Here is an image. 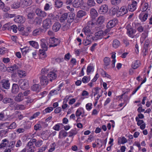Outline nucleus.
Here are the masks:
<instances>
[{"instance_id": "nucleus-1", "label": "nucleus", "mask_w": 152, "mask_h": 152, "mask_svg": "<svg viewBox=\"0 0 152 152\" xmlns=\"http://www.w3.org/2000/svg\"><path fill=\"white\" fill-rule=\"evenodd\" d=\"M49 71V69L47 67L42 69V76L39 77L40 83L42 85L45 86L48 84V79L46 74Z\"/></svg>"}, {"instance_id": "nucleus-2", "label": "nucleus", "mask_w": 152, "mask_h": 152, "mask_svg": "<svg viewBox=\"0 0 152 152\" xmlns=\"http://www.w3.org/2000/svg\"><path fill=\"white\" fill-rule=\"evenodd\" d=\"M125 28L126 30V34L130 37L132 38H134L135 37V34L136 31L133 28L130 23L127 24Z\"/></svg>"}, {"instance_id": "nucleus-3", "label": "nucleus", "mask_w": 152, "mask_h": 152, "mask_svg": "<svg viewBox=\"0 0 152 152\" xmlns=\"http://www.w3.org/2000/svg\"><path fill=\"white\" fill-rule=\"evenodd\" d=\"M95 24L92 21H90L88 22L87 25L83 28L84 31L86 35H88L90 33L92 28L94 27Z\"/></svg>"}, {"instance_id": "nucleus-4", "label": "nucleus", "mask_w": 152, "mask_h": 152, "mask_svg": "<svg viewBox=\"0 0 152 152\" xmlns=\"http://www.w3.org/2000/svg\"><path fill=\"white\" fill-rule=\"evenodd\" d=\"M18 83L20 88L23 90H26L29 87V83L27 80L21 79L18 81Z\"/></svg>"}, {"instance_id": "nucleus-5", "label": "nucleus", "mask_w": 152, "mask_h": 152, "mask_svg": "<svg viewBox=\"0 0 152 152\" xmlns=\"http://www.w3.org/2000/svg\"><path fill=\"white\" fill-rule=\"evenodd\" d=\"M60 43V41L58 39L54 37H51L49 39V47H54L57 46Z\"/></svg>"}, {"instance_id": "nucleus-6", "label": "nucleus", "mask_w": 152, "mask_h": 152, "mask_svg": "<svg viewBox=\"0 0 152 152\" xmlns=\"http://www.w3.org/2000/svg\"><path fill=\"white\" fill-rule=\"evenodd\" d=\"M57 71L56 70H53L52 71H50L49 73L47 74V73L46 75L48 76L49 79L50 81H52L53 80L55 79L57 77Z\"/></svg>"}, {"instance_id": "nucleus-7", "label": "nucleus", "mask_w": 152, "mask_h": 152, "mask_svg": "<svg viewBox=\"0 0 152 152\" xmlns=\"http://www.w3.org/2000/svg\"><path fill=\"white\" fill-rule=\"evenodd\" d=\"M87 35L86 38L83 39V44L85 46H87L90 44L92 41L94 39L92 36L90 35Z\"/></svg>"}, {"instance_id": "nucleus-8", "label": "nucleus", "mask_w": 152, "mask_h": 152, "mask_svg": "<svg viewBox=\"0 0 152 152\" xmlns=\"http://www.w3.org/2000/svg\"><path fill=\"white\" fill-rule=\"evenodd\" d=\"M118 23V21L117 19H113L107 23L106 27L108 28H111L116 25Z\"/></svg>"}, {"instance_id": "nucleus-9", "label": "nucleus", "mask_w": 152, "mask_h": 152, "mask_svg": "<svg viewBox=\"0 0 152 152\" xmlns=\"http://www.w3.org/2000/svg\"><path fill=\"white\" fill-rule=\"evenodd\" d=\"M35 11L36 15L38 16L44 18L47 16V13L39 8H37Z\"/></svg>"}, {"instance_id": "nucleus-10", "label": "nucleus", "mask_w": 152, "mask_h": 152, "mask_svg": "<svg viewBox=\"0 0 152 152\" xmlns=\"http://www.w3.org/2000/svg\"><path fill=\"white\" fill-rule=\"evenodd\" d=\"M26 148L27 150V152H34V151L35 147L31 140L27 144Z\"/></svg>"}, {"instance_id": "nucleus-11", "label": "nucleus", "mask_w": 152, "mask_h": 152, "mask_svg": "<svg viewBox=\"0 0 152 152\" xmlns=\"http://www.w3.org/2000/svg\"><path fill=\"white\" fill-rule=\"evenodd\" d=\"M128 12V9L126 6H123L119 10L117 14V16H122L126 14Z\"/></svg>"}, {"instance_id": "nucleus-12", "label": "nucleus", "mask_w": 152, "mask_h": 152, "mask_svg": "<svg viewBox=\"0 0 152 152\" xmlns=\"http://www.w3.org/2000/svg\"><path fill=\"white\" fill-rule=\"evenodd\" d=\"M10 85V84L9 81L5 79L2 80L1 82L0 83L1 87L6 89L9 88Z\"/></svg>"}, {"instance_id": "nucleus-13", "label": "nucleus", "mask_w": 152, "mask_h": 152, "mask_svg": "<svg viewBox=\"0 0 152 152\" xmlns=\"http://www.w3.org/2000/svg\"><path fill=\"white\" fill-rule=\"evenodd\" d=\"M20 6L22 7H25L31 5L32 3V0H20Z\"/></svg>"}, {"instance_id": "nucleus-14", "label": "nucleus", "mask_w": 152, "mask_h": 152, "mask_svg": "<svg viewBox=\"0 0 152 152\" xmlns=\"http://www.w3.org/2000/svg\"><path fill=\"white\" fill-rule=\"evenodd\" d=\"M104 68L105 69L111 68L110 60V58L107 57H105L104 59Z\"/></svg>"}, {"instance_id": "nucleus-15", "label": "nucleus", "mask_w": 152, "mask_h": 152, "mask_svg": "<svg viewBox=\"0 0 152 152\" xmlns=\"http://www.w3.org/2000/svg\"><path fill=\"white\" fill-rule=\"evenodd\" d=\"M108 6L106 4L102 5L99 9L98 12L100 14H106L108 11Z\"/></svg>"}, {"instance_id": "nucleus-16", "label": "nucleus", "mask_w": 152, "mask_h": 152, "mask_svg": "<svg viewBox=\"0 0 152 152\" xmlns=\"http://www.w3.org/2000/svg\"><path fill=\"white\" fill-rule=\"evenodd\" d=\"M104 32L102 30H100L96 32L95 34L94 38L95 39H101L104 35L106 34V31Z\"/></svg>"}, {"instance_id": "nucleus-17", "label": "nucleus", "mask_w": 152, "mask_h": 152, "mask_svg": "<svg viewBox=\"0 0 152 152\" xmlns=\"http://www.w3.org/2000/svg\"><path fill=\"white\" fill-rule=\"evenodd\" d=\"M52 24L50 20L47 18L43 21V26L45 29H48L51 26Z\"/></svg>"}, {"instance_id": "nucleus-18", "label": "nucleus", "mask_w": 152, "mask_h": 152, "mask_svg": "<svg viewBox=\"0 0 152 152\" xmlns=\"http://www.w3.org/2000/svg\"><path fill=\"white\" fill-rule=\"evenodd\" d=\"M137 7V1H132L131 4L128 5V9L129 11L133 12L136 9Z\"/></svg>"}, {"instance_id": "nucleus-19", "label": "nucleus", "mask_w": 152, "mask_h": 152, "mask_svg": "<svg viewBox=\"0 0 152 152\" xmlns=\"http://www.w3.org/2000/svg\"><path fill=\"white\" fill-rule=\"evenodd\" d=\"M42 21V19L41 18L38 17H36L35 18L34 21H33V20H29L28 22L31 24L34 23L36 25H39L41 23Z\"/></svg>"}, {"instance_id": "nucleus-20", "label": "nucleus", "mask_w": 152, "mask_h": 152, "mask_svg": "<svg viewBox=\"0 0 152 152\" xmlns=\"http://www.w3.org/2000/svg\"><path fill=\"white\" fill-rule=\"evenodd\" d=\"M86 5L83 0H77V8L80 7L81 9L86 10L87 8Z\"/></svg>"}, {"instance_id": "nucleus-21", "label": "nucleus", "mask_w": 152, "mask_h": 152, "mask_svg": "<svg viewBox=\"0 0 152 152\" xmlns=\"http://www.w3.org/2000/svg\"><path fill=\"white\" fill-rule=\"evenodd\" d=\"M14 20L16 23H23L25 22V18L22 16L18 15L15 17Z\"/></svg>"}, {"instance_id": "nucleus-22", "label": "nucleus", "mask_w": 152, "mask_h": 152, "mask_svg": "<svg viewBox=\"0 0 152 152\" xmlns=\"http://www.w3.org/2000/svg\"><path fill=\"white\" fill-rule=\"evenodd\" d=\"M59 18V16L58 15H55L52 13H50L48 15L47 18L50 20L52 23L54 21L57 20Z\"/></svg>"}, {"instance_id": "nucleus-23", "label": "nucleus", "mask_w": 152, "mask_h": 152, "mask_svg": "<svg viewBox=\"0 0 152 152\" xmlns=\"http://www.w3.org/2000/svg\"><path fill=\"white\" fill-rule=\"evenodd\" d=\"M141 63L140 61L137 60L134 61L131 64V67L135 69L139 68L141 65Z\"/></svg>"}, {"instance_id": "nucleus-24", "label": "nucleus", "mask_w": 152, "mask_h": 152, "mask_svg": "<svg viewBox=\"0 0 152 152\" xmlns=\"http://www.w3.org/2000/svg\"><path fill=\"white\" fill-rule=\"evenodd\" d=\"M41 45L42 48L44 51L47 50L48 44L46 40L44 39H42L41 40Z\"/></svg>"}, {"instance_id": "nucleus-25", "label": "nucleus", "mask_w": 152, "mask_h": 152, "mask_svg": "<svg viewBox=\"0 0 152 152\" xmlns=\"http://www.w3.org/2000/svg\"><path fill=\"white\" fill-rule=\"evenodd\" d=\"M24 99V95L22 93H19L14 98V100L18 102L23 101Z\"/></svg>"}, {"instance_id": "nucleus-26", "label": "nucleus", "mask_w": 152, "mask_h": 152, "mask_svg": "<svg viewBox=\"0 0 152 152\" xmlns=\"http://www.w3.org/2000/svg\"><path fill=\"white\" fill-rule=\"evenodd\" d=\"M31 140L33 143H34L35 146L37 147H39L43 144V141L39 140H37L35 138H33L31 139Z\"/></svg>"}, {"instance_id": "nucleus-27", "label": "nucleus", "mask_w": 152, "mask_h": 152, "mask_svg": "<svg viewBox=\"0 0 152 152\" xmlns=\"http://www.w3.org/2000/svg\"><path fill=\"white\" fill-rule=\"evenodd\" d=\"M19 88L18 86L16 84L14 83L12 85L11 92L12 93L16 94L18 92Z\"/></svg>"}, {"instance_id": "nucleus-28", "label": "nucleus", "mask_w": 152, "mask_h": 152, "mask_svg": "<svg viewBox=\"0 0 152 152\" xmlns=\"http://www.w3.org/2000/svg\"><path fill=\"white\" fill-rule=\"evenodd\" d=\"M61 26L60 23L58 22L55 23L53 26V30L55 32L58 31L60 28Z\"/></svg>"}, {"instance_id": "nucleus-29", "label": "nucleus", "mask_w": 152, "mask_h": 152, "mask_svg": "<svg viewBox=\"0 0 152 152\" xmlns=\"http://www.w3.org/2000/svg\"><path fill=\"white\" fill-rule=\"evenodd\" d=\"M75 15V13H71L69 16H68L67 20V22L69 23H72L74 19Z\"/></svg>"}, {"instance_id": "nucleus-30", "label": "nucleus", "mask_w": 152, "mask_h": 152, "mask_svg": "<svg viewBox=\"0 0 152 152\" xmlns=\"http://www.w3.org/2000/svg\"><path fill=\"white\" fill-rule=\"evenodd\" d=\"M127 142V140L126 138L124 137H119L118 140V144L119 145H121V144H124Z\"/></svg>"}, {"instance_id": "nucleus-31", "label": "nucleus", "mask_w": 152, "mask_h": 152, "mask_svg": "<svg viewBox=\"0 0 152 152\" xmlns=\"http://www.w3.org/2000/svg\"><path fill=\"white\" fill-rule=\"evenodd\" d=\"M120 45V43L118 40L115 39L113 40L112 42V46L115 48H117Z\"/></svg>"}, {"instance_id": "nucleus-32", "label": "nucleus", "mask_w": 152, "mask_h": 152, "mask_svg": "<svg viewBox=\"0 0 152 152\" xmlns=\"http://www.w3.org/2000/svg\"><path fill=\"white\" fill-rule=\"evenodd\" d=\"M84 113V111L83 108H80L78 109L77 110V119L78 120V116H81L83 117V114Z\"/></svg>"}, {"instance_id": "nucleus-33", "label": "nucleus", "mask_w": 152, "mask_h": 152, "mask_svg": "<svg viewBox=\"0 0 152 152\" xmlns=\"http://www.w3.org/2000/svg\"><path fill=\"white\" fill-rule=\"evenodd\" d=\"M104 18L103 16H100L98 18L96 24L98 25H101L104 22Z\"/></svg>"}, {"instance_id": "nucleus-34", "label": "nucleus", "mask_w": 152, "mask_h": 152, "mask_svg": "<svg viewBox=\"0 0 152 152\" xmlns=\"http://www.w3.org/2000/svg\"><path fill=\"white\" fill-rule=\"evenodd\" d=\"M148 15L145 13L143 15L142 14H140L139 16V19L142 22L145 21L148 18Z\"/></svg>"}, {"instance_id": "nucleus-35", "label": "nucleus", "mask_w": 152, "mask_h": 152, "mask_svg": "<svg viewBox=\"0 0 152 152\" xmlns=\"http://www.w3.org/2000/svg\"><path fill=\"white\" fill-rule=\"evenodd\" d=\"M67 133L64 130H63L61 131L59 133L58 138L61 139L67 136Z\"/></svg>"}, {"instance_id": "nucleus-36", "label": "nucleus", "mask_w": 152, "mask_h": 152, "mask_svg": "<svg viewBox=\"0 0 152 152\" xmlns=\"http://www.w3.org/2000/svg\"><path fill=\"white\" fill-rule=\"evenodd\" d=\"M3 102L4 104L10 103L11 105L13 104L14 103H15L12 99L9 98H5L3 99Z\"/></svg>"}, {"instance_id": "nucleus-37", "label": "nucleus", "mask_w": 152, "mask_h": 152, "mask_svg": "<svg viewBox=\"0 0 152 152\" xmlns=\"http://www.w3.org/2000/svg\"><path fill=\"white\" fill-rule=\"evenodd\" d=\"M31 89L33 91L38 92L40 91V87L39 85L38 84H35L31 86Z\"/></svg>"}, {"instance_id": "nucleus-38", "label": "nucleus", "mask_w": 152, "mask_h": 152, "mask_svg": "<svg viewBox=\"0 0 152 152\" xmlns=\"http://www.w3.org/2000/svg\"><path fill=\"white\" fill-rule=\"evenodd\" d=\"M90 14L91 18L93 19H94L97 16V13L95 9L92 8L91 10Z\"/></svg>"}, {"instance_id": "nucleus-39", "label": "nucleus", "mask_w": 152, "mask_h": 152, "mask_svg": "<svg viewBox=\"0 0 152 152\" xmlns=\"http://www.w3.org/2000/svg\"><path fill=\"white\" fill-rule=\"evenodd\" d=\"M29 43L32 47L36 49H38L39 48V45L38 43L34 41H30L28 42Z\"/></svg>"}, {"instance_id": "nucleus-40", "label": "nucleus", "mask_w": 152, "mask_h": 152, "mask_svg": "<svg viewBox=\"0 0 152 152\" xmlns=\"http://www.w3.org/2000/svg\"><path fill=\"white\" fill-rule=\"evenodd\" d=\"M101 74L103 78H106L110 79H111V76L110 75L107 74V72L104 70H103V71L101 72Z\"/></svg>"}, {"instance_id": "nucleus-41", "label": "nucleus", "mask_w": 152, "mask_h": 152, "mask_svg": "<svg viewBox=\"0 0 152 152\" xmlns=\"http://www.w3.org/2000/svg\"><path fill=\"white\" fill-rule=\"evenodd\" d=\"M68 14L64 13L63 14L60 18V21L61 22H64L66 19L67 20Z\"/></svg>"}, {"instance_id": "nucleus-42", "label": "nucleus", "mask_w": 152, "mask_h": 152, "mask_svg": "<svg viewBox=\"0 0 152 152\" xmlns=\"http://www.w3.org/2000/svg\"><path fill=\"white\" fill-rule=\"evenodd\" d=\"M20 7H21L20 4V2H19L17 1L16 2H14L11 5V7L12 9H16L19 8Z\"/></svg>"}, {"instance_id": "nucleus-43", "label": "nucleus", "mask_w": 152, "mask_h": 152, "mask_svg": "<svg viewBox=\"0 0 152 152\" xmlns=\"http://www.w3.org/2000/svg\"><path fill=\"white\" fill-rule=\"evenodd\" d=\"M86 14V12L85 11L83 10H80L77 12V16L78 18H81Z\"/></svg>"}, {"instance_id": "nucleus-44", "label": "nucleus", "mask_w": 152, "mask_h": 152, "mask_svg": "<svg viewBox=\"0 0 152 152\" xmlns=\"http://www.w3.org/2000/svg\"><path fill=\"white\" fill-rule=\"evenodd\" d=\"M94 71V67L91 64H89L87 67L86 72L87 75H88L91 72Z\"/></svg>"}, {"instance_id": "nucleus-45", "label": "nucleus", "mask_w": 152, "mask_h": 152, "mask_svg": "<svg viewBox=\"0 0 152 152\" xmlns=\"http://www.w3.org/2000/svg\"><path fill=\"white\" fill-rule=\"evenodd\" d=\"M63 4L62 2L60 0H57L55 1V6L58 8H61Z\"/></svg>"}, {"instance_id": "nucleus-46", "label": "nucleus", "mask_w": 152, "mask_h": 152, "mask_svg": "<svg viewBox=\"0 0 152 152\" xmlns=\"http://www.w3.org/2000/svg\"><path fill=\"white\" fill-rule=\"evenodd\" d=\"M118 12V9L117 7L112 8L110 11V13L112 15H115V14L117 15V14Z\"/></svg>"}, {"instance_id": "nucleus-47", "label": "nucleus", "mask_w": 152, "mask_h": 152, "mask_svg": "<svg viewBox=\"0 0 152 152\" xmlns=\"http://www.w3.org/2000/svg\"><path fill=\"white\" fill-rule=\"evenodd\" d=\"M2 141V142L0 145V148L7 146L8 144V141L6 139L3 140Z\"/></svg>"}, {"instance_id": "nucleus-48", "label": "nucleus", "mask_w": 152, "mask_h": 152, "mask_svg": "<svg viewBox=\"0 0 152 152\" xmlns=\"http://www.w3.org/2000/svg\"><path fill=\"white\" fill-rule=\"evenodd\" d=\"M18 74L19 76L21 78L25 77L26 75L25 72L22 70H19Z\"/></svg>"}, {"instance_id": "nucleus-49", "label": "nucleus", "mask_w": 152, "mask_h": 152, "mask_svg": "<svg viewBox=\"0 0 152 152\" xmlns=\"http://www.w3.org/2000/svg\"><path fill=\"white\" fill-rule=\"evenodd\" d=\"M132 40H129L127 38H124L123 40V42L126 47L129 46L130 45V42H132Z\"/></svg>"}, {"instance_id": "nucleus-50", "label": "nucleus", "mask_w": 152, "mask_h": 152, "mask_svg": "<svg viewBox=\"0 0 152 152\" xmlns=\"http://www.w3.org/2000/svg\"><path fill=\"white\" fill-rule=\"evenodd\" d=\"M21 51L23 54H25L27 53L30 52L31 51V50L30 49L29 47H26L22 49H21Z\"/></svg>"}, {"instance_id": "nucleus-51", "label": "nucleus", "mask_w": 152, "mask_h": 152, "mask_svg": "<svg viewBox=\"0 0 152 152\" xmlns=\"http://www.w3.org/2000/svg\"><path fill=\"white\" fill-rule=\"evenodd\" d=\"M63 125L62 124H58L55 125L53 127V129L55 130L58 131L60 129H62L60 128L61 126H63Z\"/></svg>"}, {"instance_id": "nucleus-52", "label": "nucleus", "mask_w": 152, "mask_h": 152, "mask_svg": "<svg viewBox=\"0 0 152 152\" xmlns=\"http://www.w3.org/2000/svg\"><path fill=\"white\" fill-rule=\"evenodd\" d=\"M18 67L15 65L11 66L9 69H7L8 72H14L16 69H18Z\"/></svg>"}, {"instance_id": "nucleus-53", "label": "nucleus", "mask_w": 152, "mask_h": 152, "mask_svg": "<svg viewBox=\"0 0 152 152\" xmlns=\"http://www.w3.org/2000/svg\"><path fill=\"white\" fill-rule=\"evenodd\" d=\"M34 6H32L26 9L24 12L28 14L33 12L32 9L34 8Z\"/></svg>"}, {"instance_id": "nucleus-54", "label": "nucleus", "mask_w": 152, "mask_h": 152, "mask_svg": "<svg viewBox=\"0 0 152 152\" xmlns=\"http://www.w3.org/2000/svg\"><path fill=\"white\" fill-rule=\"evenodd\" d=\"M121 0H110L111 4L113 5L116 6L120 3Z\"/></svg>"}, {"instance_id": "nucleus-55", "label": "nucleus", "mask_w": 152, "mask_h": 152, "mask_svg": "<svg viewBox=\"0 0 152 152\" xmlns=\"http://www.w3.org/2000/svg\"><path fill=\"white\" fill-rule=\"evenodd\" d=\"M0 70L3 72H5L7 70L6 67L2 63H0Z\"/></svg>"}, {"instance_id": "nucleus-56", "label": "nucleus", "mask_w": 152, "mask_h": 152, "mask_svg": "<svg viewBox=\"0 0 152 152\" xmlns=\"http://www.w3.org/2000/svg\"><path fill=\"white\" fill-rule=\"evenodd\" d=\"M148 33L147 32H144L141 34V40L143 41L148 36Z\"/></svg>"}, {"instance_id": "nucleus-57", "label": "nucleus", "mask_w": 152, "mask_h": 152, "mask_svg": "<svg viewBox=\"0 0 152 152\" xmlns=\"http://www.w3.org/2000/svg\"><path fill=\"white\" fill-rule=\"evenodd\" d=\"M11 26V25L9 23L6 24L3 26L2 27L3 29L4 30H10Z\"/></svg>"}, {"instance_id": "nucleus-58", "label": "nucleus", "mask_w": 152, "mask_h": 152, "mask_svg": "<svg viewBox=\"0 0 152 152\" xmlns=\"http://www.w3.org/2000/svg\"><path fill=\"white\" fill-rule=\"evenodd\" d=\"M41 33V31L39 28L36 29L33 32V35L34 36L40 34Z\"/></svg>"}, {"instance_id": "nucleus-59", "label": "nucleus", "mask_w": 152, "mask_h": 152, "mask_svg": "<svg viewBox=\"0 0 152 152\" xmlns=\"http://www.w3.org/2000/svg\"><path fill=\"white\" fill-rule=\"evenodd\" d=\"M95 4V2L94 0H88L87 1V5L90 7L94 6Z\"/></svg>"}, {"instance_id": "nucleus-60", "label": "nucleus", "mask_w": 152, "mask_h": 152, "mask_svg": "<svg viewBox=\"0 0 152 152\" xmlns=\"http://www.w3.org/2000/svg\"><path fill=\"white\" fill-rule=\"evenodd\" d=\"M93 89L94 91L93 92V93L94 94V96L96 94H99V91L100 90V88L98 87H96L94 88Z\"/></svg>"}, {"instance_id": "nucleus-61", "label": "nucleus", "mask_w": 152, "mask_h": 152, "mask_svg": "<svg viewBox=\"0 0 152 152\" xmlns=\"http://www.w3.org/2000/svg\"><path fill=\"white\" fill-rule=\"evenodd\" d=\"M53 109V107H49L46 108L45 110L43 111L44 114H45L47 113H50L51 112Z\"/></svg>"}, {"instance_id": "nucleus-62", "label": "nucleus", "mask_w": 152, "mask_h": 152, "mask_svg": "<svg viewBox=\"0 0 152 152\" xmlns=\"http://www.w3.org/2000/svg\"><path fill=\"white\" fill-rule=\"evenodd\" d=\"M90 80V79L86 76H84L82 78V81L84 83H87Z\"/></svg>"}, {"instance_id": "nucleus-63", "label": "nucleus", "mask_w": 152, "mask_h": 152, "mask_svg": "<svg viewBox=\"0 0 152 152\" xmlns=\"http://www.w3.org/2000/svg\"><path fill=\"white\" fill-rule=\"evenodd\" d=\"M135 119L136 121L137 122V124L138 126H140L144 123L143 120H140V119H138L137 117H136Z\"/></svg>"}, {"instance_id": "nucleus-64", "label": "nucleus", "mask_w": 152, "mask_h": 152, "mask_svg": "<svg viewBox=\"0 0 152 152\" xmlns=\"http://www.w3.org/2000/svg\"><path fill=\"white\" fill-rule=\"evenodd\" d=\"M17 126L15 122H13L8 127V128L10 129H14L17 127Z\"/></svg>"}]
</instances>
